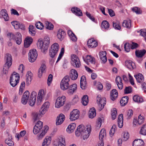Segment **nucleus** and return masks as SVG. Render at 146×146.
<instances>
[{
  "label": "nucleus",
  "instance_id": "09e8293b",
  "mask_svg": "<svg viewBox=\"0 0 146 146\" xmlns=\"http://www.w3.org/2000/svg\"><path fill=\"white\" fill-rule=\"evenodd\" d=\"M103 118L102 117H98L97 120L96 125V127L97 129H98L101 127L102 125V123Z\"/></svg>",
  "mask_w": 146,
  "mask_h": 146
},
{
  "label": "nucleus",
  "instance_id": "5fc2aeb1",
  "mask_svg": "<svg viewBox=\"0 0 146 146\" xmlns=\"http://www.w3.org/2000/svg\"><path fill=\"white\" fill-rule=\"evenodd\" d=\"M46 26L47 29L52 30L53 28V25L50 23L48 21L45 22Z\"/></svg>",
  "mask_w": 146,
  "mask_h": 146
},
{
  "label": "nucleus",
  "instance_id": "4c0bfd02",
  "mask_svg": "<svg viewBox=\"0 0 146 146\" xmlns=\"http://www.w3.org/2000/svg\"><path fill=\"white\" fill-rule=\"evenodd\" d=\"M48 129V126H44V130L43 129L41 133L38 136V140L41 139L43 137Z\"/></svg>",
  "mask_w": 146,
  "mask_h": 146
},
{
  "label": "nucleus",
  "instance_id": "dca6fc26",
  "mask_svg": "<svg viewBox=\"0 0 146 146\" xmlns=\"http://www.w3.org/2000/svg\"><path fill=\"white\" fill-rule=\"evenodd\" d=\"M6 132L8 135V138L5 140V143L9 146H13L14 144L12 140V136L9 133L8 131H7Z\"/></svg>",
  "mask_w": 146,
  "mask_h": 146
},
{
  "label": "nucleus",
  "instance_id": "4d7b16f0",
  "mask_svg": "<svg viewBox=\"0 0 146 146\" xmlns=\"http://www.w3.org/2000/svg\"><path fill=\"white\" fill-rule=\"evenodd\" d=\"M113 27L116 30H120L121 27L119 23H113Z\"/></svg>",
  "mask_w": 146,
  "mask_h": 146
},
{
  "label": "nucleus",
  "instance_id": "bf43d9fd",
  "mask_svg": "<svg viewBox=\"0 0 146 146\" xmlns=\"http://www.w3.org/2000/svg\"><path fill=\"white\" fill-rule=\"evenodd\" d=\"M35 26L37 29L40 30L42 29L44 27L42 23L40 21L37 22L35 24Z\"/></svg>",
  "mask_w": 146,
  "mask_h": 146
},
{
  "label": "nucleus",
  "instance_id": "c03bdc74",
  "mask_svg": "<svg viewBox=\"0 0 146 146\" xmlns=\"http://www.w3.org/2000/svg\"><path fill=\"white\" fill-rule=\"evenodd\" d=\"M106 135V133L105 129H102L100 133L99 138L100 141H103V139Z\"/></svg>",
  "mask_w": 146,
  "mask_h": 146
},
{
  "label": "nucleus",
  "instance_id": "a18cd8bd",
  "mask_svg": "<svg viewBox=\"0 0 146 146\" xmlns=\"http://www.w3.org/2000/svg\"><path fill=\"white\" fill-rule=\"evenodd\" d=\"M145 52L146 51L145 50H136L135 51V54L138 57H141L144 55Z\"/></svg>",
  "mask_w": 146,
  "mask_h": 146
},
{
  "label": "nucleus",
  "instance_id": "473e14b6",
  "mask_svg": "<svg viewBox=\"0 0 146 146\" xmlns=\"http://www.w3.org/2000/svg\"><path fill=\"white\" fill-rule=\"evenodd\" d=\"M125 65L129 69H132L135 68V64L131 60H127L125 61Z\"/></svg>",
  "mask_w": 146,
  "mask_h": 146
},
{
  "label": "nucleus",
  "instance_id": "c9c22d12",
  "mask_svg": "<svg viewBox=\"0 0 146 146\" xmlns=\"http://www.w3.org/2000/svg\"><path fill=\"white\" fill-rule=\"evenodd\" d=\"M117 122L118 127L120 128H121L123 125V117L122 114H120L119 115Z\"/></svg>",
  "mask_w": 146,
  "mask_h": 146
},
{
  "label": "nucleus",
  "instance_id": "412c9836",
  "mask_svg": "<svg viewBox=\"0 0 146 146\" xmlns=\"http://www.w3.org/2000/svg\"><path fill=\"white\" fill-rule=\"evenodd\" d=\"M106 52V51H102L99 53L100 58L103 63H105L107 61Z\"/></svg>",
  "mask_w": 146,
  "mask_h": 146
},
{
  "label": "nucleus",
  "instance_id": "8fccbe9b",
  "mask_svg": "<svg viewBox=\"0 0 146 146\" xmlns=\"http://www.w3.org/2000/svg\"><path fill=\"white\" fill-rule=\"evenodd\" d=\"M82 103L84 106H86L88 102V97L87 95H85L83 96L82 98Z\"/></svg>",
  "mask_w": 146,
  "mask_h": 146
},
{
  "label": "nucleus",
  "instance_id": "6e6552de",
  "mask_svg": "<svg viewBox=\"0 0 146 146\" xmlns=\"http://www.w3.org/2000/svg\"><path fill=\"white\" fill-rule=\"evenodd\" d=\"M70 81L69 76H66L62 79L60 83V88L63 90H65L68 88L69 85L68 82Z\"/></svg>",
  "mask_w": 146,
  "mask_h": 146
},
{
  "label": "nucleus",
  "instance_id": "72a5a7b5",
  "mask_svg": "<svg viewBox=\"0 0 146 146\" xmlns=\"http://www.w3.org/2000/svg\"><path fill=\"white\" fill-rule=\"evenodd\" d=\"M0 15L2 17L4 18L5 21H7L8 20L9 17L6 10L3 9L1 10Z\"/></svg>",
  "mask_w": 146,
  "mask_h": 146
},
{
  "label": "nucleus",
  "instance_id": "2f4dec72",
  "mask_svg": "<svg viewBox=\"0 0 146 146\" xmlns=\"http://www.w3.org/2000/svg\"><path fill=\"white\" fill-rule=\"evenodd\" d=\"M32 74L31 72H28L26 75V84L29 85L31 83L32 80Z\"/></svg>",
  "mask_w": 146,
  "mask_h": 146
},
{
  "label": "nucleus",
  "instance_id": "de8ad7c7",
  "mask_svg": "<svg viewBox=\"0 0 146 146\" xmlns=\"http://www.w3.org/2000/svg\"><path fill=\"white\" fill-rule=\"evenodd\" d=\"M128 97L127 96L123 97L120 101L121 105L124 106L127 104L128 102Z\"/></svg>",
  "mask_w": 146,
  "mask_h": 146
},
{
  "label": "nucleus",
  "instance_id": "338daca9",
  "mask_svg": "<svg viewBox=\"0 0 146 146\" xmlns=\"http://www.w3.org/2000/svg\"><path fill=\"white\" fill-rule=\"evenodd\" d=\"M53 76L51 74L49 75L47 79V83L48 86H50L51 82H52Z\"/></svg>",
  "mask_w": 146,
  "mask_h": 146
},
{
  "label": "nucleus",
  "instance_id": "e433bc0d",
  "mask_svg": "<svg viewBox=\"0 0 146 146\" xmlns=\"http://www.w3.org/2000/svg\"><path fill=\"white\" fill-rule=\"evenodd\" d=\"M134 76L138 82L142 83L144 81V77L141 74H139L137 75H135Z\"/></svg>",
  "mask_w": 146,
  "mask_h": 146
},
{
  "label": "nucleus",
  "instance_id": "680f3d73",
  "mask_svg": "<svg viewBox=\"0 0 146 146\" xmlns=\"http://www.w3.org/2000/svg\"><path fill=\"white\" fill-rule=\"evenodd\" d=\"M42 129V128H39L37 126L35 125L34 127L33 132L35 134H36L40 132Z\"/></svg>",
  "mask_w": 146,
  "mask_h": 146
},
{
  "label": "nucleus",
  "instance_id": "f3484780",
  "mask_svg": "<svg viewBox=\"0 0 146 146\" xmlns=\"http://www.w3.org/2000/svg\"><path fill=\"white\" fill-rule=\"evenodd\" d=\"M97 42L93 38L89 39L87 41V45L89 48L95 47L98 45Z\"/></svg>",
  "mask_w": 146,
  "mask_h": 146
},
{
  "label": "nucleus",
  "instance_id": "b1692460",
  "mask_svg": "<svg viewBox=\"0 0 146 146\" xmlns=\"http://www.w3.org/2000/svg\"><path fill=\"white\" fill-rule=\"evenodd\" d=\"M70 76L72 80H76L78 77L77 71L75 69H72L70 71Z\"/></svg>",
  "mask_w": 146,
  "mask_h": 146
},
{
  "label": "nucleus",
  "instance_id": "69168bd1",
  "mask_svg": "<svg viewBox=\"0 0 146 146\" xmlns=\"http://www.w3.org/2000/svg\"><path fill=\"white\" fill-rule=\"evenodd\" d=\"M124 48L125 51L127 52H129L131 48V46L129 43H127L125 44Z\"/></svg>",
  "mask_w": 146,
  "mask_h": 146
},
{
  "label": "nucleus",
  "instance_id": "2eb2a0df",
  "mask_svg": "<svg viewBox=\"0 0 146 146\" xmlns=\"http://www.w3.org/2000/svg\"><path fill=\"white\" fill-rule=\"evenodd\" d=\"M65 142L64 138L60 137L53 144V146H65Z\"/></svg>",
  "mask_w": 146,
  "mask_h": 146
},
{
  "label": "nucleus",
  "instance_id": "774afa93",
  "mask_svg": "<svg viewBox=\"0 0 146 146\" xmlns=\"http://www.w3.org/2000/svg\"><path fill=\"white\" fill-rule=\"evenodd\" d=\"M140 31L141 35L146 40V29H141Z\"/></svg>",
  "mask_w": 146,
  "mask_h": 146
},
{
  "label": "nucleus",
  "instance_id": "f704fd0d",
  "mask_svg": "<svg viewBox=\"0 0 146 146\" xmlns=\"http://www.w3.org/2000/svg\"><path fill=\"white\" fill-rule=\"evenodd\" d=\"M118 93L117 90L113 89L110 92L111 99L112 100H114L117 97Z\"/></svg>",
  "mask_w": 146,
  "mask_h": 146
},
{
  "label": "nucleus",
  "instance_id": "9d476101",
  "mask_svg": "<svg viewBox=\"0 0 146 146\" xmlns=\"http://www.w3.org/2000/svg\"><path fill=\"white\" fill-rule=\"evenodd\" d=\"M66 98L64 96H62L58 98L56 100L55 107L59 108L63 105L66 100Z\"/></svg>",
  "mask_w": 146,
  "mask_h": 146
},
{
  "label": "nucleus",
  "instance_id": "0eeeda50",
  "mask_svg": "<svg viewBox=\"0 0 146 146\" xmlns=\"http://www.w3.org/2000/svg\"><path fill=\"white\" fill-rule=\"evenodd\" d=\"M71 63L74 67L78 68L81 66V63L78 56L75 54H72L71 56Z\"/></svg>",
  "mask_w": 146,
  "mask_h": 146
},
{
  "label": "nucleus",
  "instance_id": "aec40b11",
  "mask_svg": "<svg viewBox=\"0 0 146 146\" xmlns=\"http://www.w3.org/2000/svg\"><path fill=\"white\" fill-rule=\"evenodd\" d=\"M144 141L141 139H136L133 143V146H144Z\"/></svg>",
  "mask_w": 146,
  "mask_h": 146
},
{
  "label": "nucleus",
  "instance_id": "052dcab7",
  "mask_svg": "<svg viewBox=\"0 0 146 146\" xmlns=\"http://www.w3.org/2000/svg\"><path fill=\"white\" fill-rule=\"evenodd\" d=\"M11 23L15 29H19V26L20 23L18 22L17 21H13Z\"/></svg>",
  "mask_w": 146,
  "mask_h": 146
},
{
  "label": "nucleus",
  "instance_id": "e2e57ef3",
  "mask_svg": "<svg viewBox=\"0 0 146 146\" xmlns=\"http://www.w3.org/2000/svg\"><path fill=\"white\" fill-rule=\"evenodd\" d=\"M144 121V117L140 115L138 118L137 122L139 124H141L143 123Z\"/></svg>",
  "mask_w": 146,
  "mask_h": 146
},
{
  "label": "nucleus",
  "instance_id": "7ed1b4c3",
  "mask_svg": "<svg viewBox=\"0 0 146 146\" xmlns=\"http://www.w3.org/2000/svg\"><path fill=\"white\" fill-rule=\"evenodd\" d=\"M48 97V94H46V91L43 89L40 90L38 95L37 104L38 105L40 104L44 99L46 100Z\"/></svg>",
  "mask_w": 146,
  "mask_h": 146
},
{
  "label": "nucleus",
  "instance_id": "7c9ffc66",
  "mask_svg": "<svg viewBox=\"0 0 146 146\" xmlns=\"http://www.w3.org/2000/svg\"><path fill=\"white\" fill-rule=\"evenodd\" d=\"M77 87V85L76 84H74L72 85H70L68 86V94H73L75 90H76Z\"/></svg>",
  "mask_w": 146,
  "mask_h": 146
},
{
  "label": "nucleus",
  "instance_id": "864d4df0",
  "mask_svg": "<svg viewBox=\"0 0 146 146\" xmlns=\"http://www.w3.org/2000/svg\"><path fill=\"white\" fill-rule=\"evenodd\" d=\"M123 139V141H126L129 138V135L128 133L125 131L122 133Z\"/></svg>",
  "mask_w": 146,
  "mask_h": 146
},
{
  "label": "nucleus",
  "instance_id": "ddd939ff",
  "mask_svg": "<svg viewBox=\"0 0 146 146\" xmlns=\"http://www.w3.org/2000/svg\"><path fill=\"white\" fill-rule=\"evenodd\" d=\"M37 96V94L35 92H33L30 96L29 99V104L31 106H33L35 104Z\"/></svg>",
  "mask_w": 146,
  "mask_h": 146
},
{
  "label": "nucleus",
  "instance_id": "4468645a",
  "mask_svg": "<svg viewBox=\"0 0 146 146\" xmlns=\"http://www.w3.org/2000/svg\"><path fill=\"white\" fill-rule=\"evenodd\" d=\"M30 96V93L28 91H26L23 94V97L21 99V102L23 104H26Z\"/></svg>",
  "mask_w": 146,
  "mask_h": 146
},
{
  "label": "nucleus",
  "instance_id": "a878e982",
  "mask_svg": "<svg viewBox=\"0 0 146 146\" xmlns=\"http://www.w3.org/2000/svg\"><path fill=\"white\" fill-rule=\"evenodd\" d=\"M65 35L64 31L63 30L60 29L57 32V38L61 41L64 39Z\"/></svg>",
  "mask_w": 146,
  "mask_h": 146
},
{
  "label": "nucleus",
  "instance_id": "20e7f679",
  "mask_svg": "<svg viewBox=\"0 0 146 146\" xmlns=\"http://www.w3.org/2000/svg\"><path fill=\"white\" fill-rule=\"evenodd\" d=\"M20 77L19 74L15 72H13L10 78V83L13 87L16 86L19 83Z\"/></svg>",
  "mask_w": 146,
  "mask_h": 146
},
{
  "label": "nucleus",
  "instance_id": "bb28decb",
  "mask_svg": "<svg viewBox=\"0 0 146 146\" xmlns=\"http://www.w3.org/2000/svg\"><path fill=\"white\" fill-rule=\"evenodd\" d=\"M71 10L73 13L77 16H80L82 15L81 11L77 7H75L72 8Z\"/></svg>",
  "mask_w": 146,
  "mask_h": 146
},
{
  "label": "nucleus",
  "instance_id": "f03ea898",
  "mask_svg": "<svg viewBox=\"0 0 146 146\" xmlns=\"http://www.w3.org/2000/svg\"><path fill=\"white\" fill-rule=\"evenodd\" d=\"M49 43V38L48 37H47L45 38L43 40L39 41L37 43V45L42 51L44 52L45 51L48 49Z\"/></svg>",
  "mask_w": 146,
  "mask_h": 146
},
{
  "label": "nucleus",
  "instance_id": "393cba45",
  "mask_svg": "<svg viewBox=\"0 0 146 146\" xmlns=\"http://www.w3.org/2000/svg\"><path fill=\"white\" fill-rule=\"evenodd\" d=\"M80 86L81 88L83 90L85 89L86 87V80L84 76H82L81 78Z\"/></svg>",
  "mask_w": 146,
  "mask_h": 146
},
{
  "label": "nucleus",
  "instance_id": "423d86ee",
  "mask_svg": "<svg viewBox=\"0 0 146 146\" xmlns=\"http://www.w3.org/2000/svg\"><path fill=\"white\" fill-rule=\"evenodd\" d=\"M59 48L58 44L55 43L52 44L49 50V56L52 58H54L57 54Z\"/></svg>",
  "mask_w": 146,
  "mask_h": 146
},
{
  "label": "nucleus",
  "instance_id": "9b49d317",
  "mask_svg": "<svg viewBox=\"0 0 146 146\" xmlns=\"http://www.w3.org/2000/svg\"><path fill=\"white\" fill-rule=\"evenodd\" d=\"M80 112L77 109L74 110L71 112L70 115V119L71 121L77 119L79 116Z\"/></svg>",
  "mask_w": 146,
  "mask_h": 146
},
{
  "label": "nucleus",
  "instance_id": "5701e85b",
  "mask_svg": "<svg viewBox=\"0 0 146 146\" xmlns=\"http://www.w3.org/2000/svg\"><path fill=\"white\" fill-rule=\"evenodd\" d=\"M115 82L118 88L120 90L122 89L123 88V83L121 77L119 76L116 77L115 78Z\"/></svg>",
  "mask_w": 146,
  "mask_h": 146
},
{
  "label": "nucleus",
  "instance_id": "3c124183",
  "mask_svg": "<svg viewBox=\"0 0 146 146\" xmlns=\"http://www.w3.org/2000/svg\"><path fill=\"white\" fill-rule=\"evenodd\" d=\"M139 133L143 135H146V124L143 125L141 127Z\"/></svg>",
  "mask_w": 146,
  "mask_h": 146
},
{
  "label": "nucleus",
  "instance_id": "13d9d810",
  "mask_svg": "<svg viewBox=\"0 0 146 146\" xmlns=\"http://www.w3.org/2000/svg\"><path fill=\"white\" fill-rule=\"evenodd\" d=\"M64 52V49L62 48L61 49V52L59 55V56L57 58V60L56 61V63L58 62L62 58L63 56Z\"/></svg>",
  "mask_w": 146,
  "mask_h": 146
},
{
  "label": "nucleus",
  "instance_id": "49530a36",
  "mask_svg": "<svg viewBox=\"0 0 146 146\" xmlns=\"http://www.w3.org/2000/svg\"><path fill=\"white\" fill-rule=\"evenodd\" d=\"M133 99L134 101L138 103H141L143 102L142 98L137 95L134 96Z\"/></svg>",
  "mask_w": 146,
  "mask_h": 146
},
{
  "label": "nucleus",
  "instance_id": "39448f33",
  "mask_svg": "<svg viewBox=\"0 0 146 146\" xmlns=\"http://www.w3.org/2000/svg\"><path fill=\"white\" fill-rule=\"evenodd\" d=\"M7 36L10 40H15L17 44L19 45L22 42L21 35L19 33H17L15 35L12 33H9L7 34Z\"/></svg>",
  "mask_w": 146,
  "mask_h": 146
},
{
  "label": "nucleus",
  "instance_id": "6ab92c4d",
  "mask_svg": "<svg viewBox=\"0 0 146 146\" xmlns=\"http://www.w3.org/2000/svg\"><path fill=\"white\" fill-rule=\"evenodd\" d=\"M83 58L84 61L87 64H88V63L90 62L92 64H94L95 63V59L91 55H87L84 58L83 57Z\"/></svg>",
  "mask_w": 146,
  "mask_h": 146
},
{
  "label": "nucleus",
  "instance_id": "58836bf2",
  "mask_svg": "<svg viewBox=\"0 0 146 146\" xmlns=\"http://www.w3.org/2000/svg\"><path fill=\"white\" fill-rule=\"evenodd\" d=\"M76 124L74 123H72L69 125L66 129V131L69 133L73 132L76 127Z\"/></svg>",
  "mask_w": 146,
  "mask_h": 146
},
{
  "label": "nucleus",
  "instance_id": "ea45409f",
  "mask_svg": "<svg viewBox=\"0 0 146 146\" xmlns=\"http://www.w3.org/2000/svg\"><path fill=\"white\" fill-rule=\"evenodd\" d=\"M96 115V110L94 108L90 109L89 113V117L90 118H93Z\"/></svg>",
  "mask_w": 146,
  "mask_h": 146
},
{
  "label": "nucleus",
  "instance_id": "1a4fd4ad",
  "mask_svg": "<svg viewBox=\"0 0 146 146\" xmlns=\"http://www.w3.org/2000/svg\"><path fill=\"white\" fill-rule=\"evenodd\" d=\"M29 59L30 62H34L36 59L37 57V52L36 49H33L29 51L28 53Z\"/></svg>",
  "mask_w": 146,
  "mask_h": 146
},
{
  "label": "nucleus",
  "instance_id": "f8f14e48",
  "mask_svg": "<svg viewBox=\"0 0 146 146\" xmlns=\"http://www.w3.org/2000/svg\"><path fill=\"white\" fill-rule=\"evenodd\" d=\"M5 62L4 65L7 66L8 68H9L12 64V59L11 55L9 54H6L5 57Z\"/></svg>",
  "mask_w": 146,
  "mask_h": 146
},
{
  "label": "nucleus",
  "instance_id": "4be33fe9",
  "mask_svg": "<svg viewBox=\"0 0 146 146\" xmlns=\"http://www.w3.org/2000/svg\"><path fill=\"white\" fill-rule=\"evenodd\" d=\"M33 39L31 37L27 36L25 39L24 46L26 48L29 46L33 42Z\"/></svg>",
  "mask_w": 146,
  "mask_h": 146
},
{
  "label": "nucleus",
  "instance_id": "79ce46f5",
  "mask_svg": "<svg viewBox=\"0 0 146 146\" xmlns=\"http://www.w3.org/2000/svg\"><path fill=\"white\" fill-rule=\"evenodd\" d=\"M102 27L103 29L106 31L108 30L110 28L109 23L106 21H103L102 23Z\"/></svg>",
  "mask_w": 146,
  "mask_h": 146
},
{
  "label": "nucleus",
  "instance_id": "a19ab883",
  "mask_svg": "<svg viewBox=\"0 0 146 146\" xmlns=\"http://www.w3.org/2000/svg\"><path fill=\"white\" fill-rule=\"evenodd\" d=\"M68 34L70 38V39L73 41H75L77 40V38L74 34L70 30H68Z\"/></svg>",
  "mask_w": 146,
  "mask_h": 146
},
{
  "label": "nucleus",
  "instance_id": "f257e3e1",
  "mask_svg": "<svg viewBox=\"0 0 146 146\" xmlns=\"http://www.w3.org/2000/svg\"><path fill=\"white\" fill-rule=\"evenodd\" d=\"M91 131V126L88 125L86 127L83 125H79L76 131V135L77 136H81L84 139H87L89 136Z\"/></svg>",
  "mask_w": 146,
  "mask_h": 146
},
{
  "label": "nucleus",
  "instance_id": "c85d7f7f",
  "mask_svg": "<svg viewBox=\"0 0 146 146\" xmlns=\"http://www.w3.org/2000/svg\"><path fill=\"white\" fill-rule=\"evenodd\" d=\"M51 140L50 137H46L44 139L42 143V146H48L50 144Z\"/></svg>",
  "mask_w": 146,
  "mask_h": 146
},
{
  "label": "nucleus",
  "instance_id": "37998d69",
  "mask_svg": "<svg viewBox=\"0 0 146 146\" xmlns=\"http://www.w3.org/2000/svg\"><path fill=\"white\" fill-rule=\"evenodd\" d=\"M122 26L127 29H129L131 26V21L130 20H124Z\"/></svg>",
  "mask_w": 146,
  "mask_h": 146
},
{
  "label": "nucleus",
  "instance_id": "6e6d98bb",
  "mask_svg": "<svg viewBox=\"0 0 146 146\" xmlns=\"http://www.w3.org/2000/svg\"><path fill=\"white\" fill-rule=\"evenodd\" d=\"M116 125H114L111 128L110 131V134L111 137H112L115 133V131L116 130Z\"/></svg>",
  "mask_w": 146,
  "mask_h": 146
},
{
  "label": "nucleus",
  "instance_id": "cd10ccee",
  "mask_svg": "<svg viewBox=\"0 0 146 146\" xmlns=\"http://www.w3.org/2000/svg\"><path fill=\"white\" fill-rule=\"evenodd\" d=\"M46 66L44 64H42L38 70V77L40 78L42 75V74L45 72L46 69Z\"/></svg>",
  "mask_w": 146,
  "mask_h": 146
},
{
  "label": "nucleus",
  "instance_id": "a211bd4d",
  "mask_svg": "<svg viewBox=\"0 0 146 146\" xmlns=\"http://www.w3.org/2000/svg\"><path fill=\"white\" fill-rule=\"evenodd\" d=\"M65 116L61 113L58 116L56 121V124L57 125H60L62 123L65 119Z\"/></svg>",
  "mask_w": 146,
  "mask_h": 146
},
{
  "label": "nucleus",
  "instance_id": "c756f323",
  "mask_svg": "<svg viewBox=\"0 0 146 146\" xmlns=\"http://www.w3.org/2000/svg\"><path fill=\"white\" fill-rule=\"evenodd\" d=\"M98 100H100L98 105L100 108V110H101L104 108V106L106 104V99L105 98L101 99L99 97H98L97 101H98Z\"/></svg>",
  "mask_w": 146,
  "mask_h": 146
},
{
  "label": "nucleus",
  "instance_id": "603ef678",
  "mask_svg": "<svg viewBox=\"0 0 146 146\" xmlns=\"http://www.w3.org/2000/svg\"><path fill=\"white\" fill-rule=\"evenodd\" d=\"M111 115L112 118L113 119H114L116 118L117 115V111L116 108H113L112 110Z\"/></svg>",
  "mask_w": 146,
  "mask_h": 146
},
{
  "label": "nucleus",
  "instance_id": "0e129e2a",
  "mask_svg": "<svg viewBox=\"0 0 146 146\" xmlns=\"http://www.w3.org/2000/svg\"><path fill=\"white\" fill-rule=\"evenodd\" d=\"M132 10L133 12L137 14H141V11L140 9L137 7H135L132 8Z\"/></svg>",
  "mask_w": 146,
  "mask_h": 146
}]
</instances>
